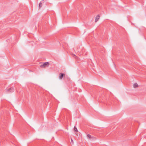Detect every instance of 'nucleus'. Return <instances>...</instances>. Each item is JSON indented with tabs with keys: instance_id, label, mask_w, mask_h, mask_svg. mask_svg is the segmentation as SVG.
<instances>
[{
	"instance_id": "7",
	"label": "nucleus",
	"mask_w": 146,
	"mask_h": 146,
	"mask_svg": "<svg viewBox=\"0 0 146 146\" xmlns=\"http://www.w3.org/2000/svg\"><path fill=\"white\" fill-rule=\"evenodd\" d=\"M138 87V85L136 83H135L133 84V87L134 88H136Z\"/></svg>"
},
{
	"instance_id": "4",
	"label": "nucleus",
	"mask_w": 146,
	"mask_h": 146,
	"mask_svg": "<svg viewBox=\"0 0 146 146\" xmlns=\"http://www.w3.org/2000/svg\"><path fill=\"white\" fill-rule=\"evenodd\" d=\"M48 62H46L44 63L43 64L40 66V67H46L48 64Z\"/></svg>"
},
{
	"instance_id": "6",
	"label": "nucleus",
	"mask_w": 146,
	"mask_h": 146,
	"mask_svg": "<svg viewBox=\"0 0 146 146\" xmlns=\"http://www.w3.org/2000/svg\"><path fill=\"white\" fill-rule=\"evenodd\" d=\"M44 0H42L41 1V2L39 3V8H40L42 7V3H44Z\"/></svg>"
},
{
	"instance_id": "10",
	"label": "nucleus",
	"mask_w": 146,
	"mask_h": 146,
	"mask_svg": "<svg viewBox=\"0 0 146 146\" xmlns=\"http://www.w3.org/2000/svg\"><path fill=\"white\" fill-rule=\"evenodd\" d=\"M71 142H73V141L72 139H71Z\"/></svg>"
},
{
	"instance_id": "1",
	"label": "nucleus",
	"mask_w": 146,
	"mask_h": 146,
	"mask_svg": "<svg viewBox=\"0 0 146 146\" xmlns=\"http://www.w3.org/2000/svg\"><path fill=\"white\" fill-rule=\"evenodd\" d=\"M87 136L90 139L94 140L96 139V138L95 137L92 136L89 134L87 135Z\"/></svg>"
},
{
	"instance_id": "2",
	"label": "nucleus",
	"mask_w": 146,
	"mask_h": 146,
	"mask_svg": "<svg viewBox=\"0 0 146 146\" xmlns=\"http://www.w3.org/2000/svg\"><path fill=\"white\" fill-rule=\"evenodd\" d=\"M6 90L7 92H11L14 91V88H11L8 89H6Z\"/></svg>"
},
{
	"instance_id": "9",
	"label": "nucleus",
	"mask_w": 146,
	"mask_h": 146,
	"mask_svg": "<svg viewBox=\"0 0 146 146\" xmlns=\"http://www.w3.org/2000/svg\"><path fill=\"white\" fill-rule=\"evenodd\" d=\"M74 56H75V58H76V59H77V58H77V57H76L75 55H74Z\"/></svg>"
},
{
	"instance_id": "8",
	"label": "nucleus",
	"mask_w": 146,
	"mask_h": 146,
	"mask_svg": "<svg viewBox=\"0 0 146 146\" xmlns=\"http://www.w3.org/2000/svg\"><path fill=\"white\" fill-rule=\"evenodd\" d=\"M74 130L77 132L78 131L77 128L75 126H74Z\"/></svg>"
},
{
	"instance_id": "3",
	"label": "nucleus",
	"mask_w": 146,
	"mask_h": 146,
	"mask_svg": "<svg viewBox=\"0 0 146 146\" xmlns=\"http://www.w3.org/2000/svg\"><path fill=\"white\" fill-rule=\"evenodd\" d=\"M65 74L62 73H60L59 76V78L60 79H61L64 76H65Z\"/></svg>"
},
{
	"instance_id": "5",
	"label": "nucleus",
	"mask_w": 146,
	"mask_h": 146,
	"mask_svg": "<svg viewBox=\"0 0 146 146\" xmlns=\"http://www.w3.org/2000/svg\"><path fill=\"white\" fill-rule=\"evenodd\" d=\"M100 19V16L99 15H98L95 18V22H96Z\"/></svg>"
}]
</instances>
